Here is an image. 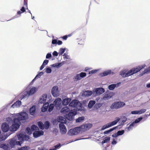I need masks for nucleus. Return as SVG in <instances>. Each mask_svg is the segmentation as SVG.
I'll use <instances>...</instances> for the list:
<instances>
[{"instance_id":"nucleus-43","label":"nucleus","mask_w":150,"mask_h":150,"mask_svg":"<svg viewBox=\"0 0 150 150\" xmlns=\"http://www.w3.org/2000/svg\"><path fill=\"white\" fill-rule=\"evenodd\" d=\"M84 119L83 117H79L76 120V122H79L83 121Z\"/></svg>"},{"instance_id":"nucleus-38","label":"nucleus","mask_w":150,"mask_h":150,"mask_svg":"<svg viewBox=\"0 0 150 150\" xmlns=\"http://www.w3.org/2000/svg\"><path fill=\"white\" fill-rule=\"evenodd\" d=\"M30 147L28 146H25L18 148L16 150H28Z\"/></svg>"},{"instance_id":"nucleus-62","label":"nucleus","mask_w":150,"mask_h":150,"mask_svg":"<svg viewBox=\"0 0 150 150\" xmlns=\"http://www.w3.org/2000/svg\"><path fill=\"white\" fill-rule=\"evenodd\" d=\"M48 62L49 61L48 60L45 59L44 61L42 64L45 66L47 64Z\"/></svg>"},{"instance_id":"nucleus-15","label":"nucleus","mask_w":150,"mask_h":150,"mask_svg":"<svg viewBox=\"0 0 150 150\" xmlns=\"http://www.w3.org/2000/svg\"><path fill=\"white\" fill-rule=\"evenodd\" d=\"M146 111L145 109H142L139 110L133 111L131 112V113L132 114L140 115L145 112Z\"/></svg>"},{"instance_id":"nucleus-46","label":"nucleus","mask_w":150,"mask_h":150,"mask_svg":"<svg viewBox=\"0 0 150 150\" xmlns=\"http://www.w3.org/2000/svg\"><path fill=\"white\" fill-rule=\"evenodd\" d=\"M30 139V137L26 135H23V139L22 141L23 142L24 141H28Z\"/></svg>"},{"instance_id":"nucleus-56","label":"nucleus","mask_w":150,"mask_h":150,"mask_svg":"<svg viewBox=\"0 0 150 150\" xmlns=\"http://www.w3.org/2000/svg\"><path fill=\"white\" fill-rule=\"evenodd\" d=\"M98 71V70H97V69L93 70H92L91 71H89V74H93L94 73H96Z\"/></svg>"},{"instance_id":"nucleus-1","label":"nucleus","mask_w":150,"mask_h":150,"mask_svg":"<svg viewBox=\"0 0 150 150\" xmlns=\"http://www.w3.org/2000/svg\"><path fill=\"white\" fill-rule=\"evenodd\" d=\"M28 117V115L25 112H21L20 113L18 116L17 118L13 119V124L9 128L8 124L5 122L3 123L1 125V129L3 132H6L8 130L11 132L16 131L19 128L21 120H24Z\"/></svg>"},{"instance_id":"nucleus-39","label":"nucleus","mask_w":150,"mask_h":150,"mask_svg":"<svg viewBox=\"0 0 150 150\" xmlns=\"http://www.w3.org/2000/svg\"><path fill=\"white\" fill-rule=\"evenodd\" d=\"M115 87V84H110L108 86V89L111 91H112L114 89Z\"/></svg>"},{"instance_id":"nucleus-61","label":"nucleus","mask_w":150,"mask_h":150,"mask_svg":"<svg viewBox=\"0 0 150 150\" xmlns=\"http://www.w3.org/2000/svg\"><path fill=\"white\" fill-rule=\"evenodd\" d=\"M56 67L57 68H58L62 65V64L61 63H56Z\"/></svg>"},{"instance_id":"nucleus-47","label":"nucleus","mask_w":150,"mask_h":150,"mask_svg":"<svg viewBox=\"0 0 150 150\" xmlns=\"http://www.w3.org/2000/svg\"><path fill=\"white\" fill-rule=\"evenodd\" d=\"M62 145H61V144L59 143L58 144L55 145L53 148L55 150H57L58 149H59L62 146Z\"/></svg>"},{"instance_id":"nucleus-6","label":"nucleus","mask_w":150,"mask_h":150,"mask_svg":"<svg viewBox=\"0 0 150 150\" xmlns=\"http://www.w3.org/2000/svg\"><path fill=\"white\" fill-rule=\"evenodd\" d=\"M114 94V93L107 91L104 94L103 99L105 100H108L113 96Z\"/></svg>"},{"instance_id":"nucleus-29","label":"nucleus","mask_w":150,"mask_h":150,"mask_svg":"<svg viewBox=\"0 0 150 150\" xmlns=\"http://www.w3.org/2000/svg\"><path fill=\"white\" fill-rule=\"evenodd\" d=\"M121 118L122 119V120L121 122H120V124L118 126H123L124 125V123L127 121V120L126 117L125 115H122L121 117Z\"/></svg>"},{"instance_id":"nucleus-52","label":"nucleus","mask_w":150,"mask_h":150,"mask_svg":"<svg viewBox=\"0 0 150 150\" xmlns=\"http://www.w3.org/2000/svg\"><path fill=\"white\" fill-rule=\"evenodd\" d=\"M109 125L108 123L107 124L103 126L102 127L101 130H104L107 128L110 127V126H109Z\"/></svg>"},{"instance_id":"nucleus-35","label":"nucleus","mask_w":150,"mask_h":150,"mask_svg":"<svg viewBox=\"0 0 150 150\" xmlns=\"http://www.w3.org/2000/svg\"><path fill=\"white\" fill-rule=\"evenodd\" d=\"M38 125L39 128L42 130L44 129V125L43 124L41 121H39L38 122Z\"/></svg>"},{"instance_id":"nucleus-23","label":"nucleus","mask_w":150,"mask_h":150,"mask_svg":"<svg viewBox=\"0 0 150 150\" xmlns=\"http://www.w3.org/2000/svg\"><path fill=\"white\" fill-rule=\"evenodd\" d=\"M120 118L119 117H117L116 119L115 120L111 122L108 123L109 126L110 127L112 126H114L117 124V123L120 120Z\"/></svg>"},{"instance_id":"nucleus-10","label":"nucleus","mask_w":150,"mask_h":150,"mask_svg":"<svg viewBox=\"0 0 150 150\" xmlns=\"http://www.w3.org/2000/svg\"><path fill=\"white\" fill-rule=\"evenodd\" d=\"M59 127L60 131L62 134H65L67 131L66 127L63 123H61L59 124Z\"/></svg>"},{"instance_id":"nucleus-12","label":"nucleus","mask_w":150,"mask_h":150,"mask_svg":"<svg viewBox=\"0 0 150 150\" xmlns=\"http://www.w3.org/2000/svg\"><path fill=\"white\" fill-rule=\"evenodd\" d=\"M86 76V74L85 72H81L80 74H77L75 77V79L77 81L81 79Z\"/></svg>"},{"instance_id":"nucleus-60","label":"nucleus","mask_w":150,"mask_h":150,"mask_svg":"<svg viewBox=\"0 0 150 150\" xmlns=\"http://www.w3.org/2000/svg\"><path fill=\"white\" fill-rule=\"evenodd\" d=\"M57 40L56 39H54L53 38L52 39V44L55 45L57 44Z\"/></svg>"},{"instance_id":"nucleus-30","label":"nucleus","mask_w":150,"mask_h":150,"mask_svg":"<svg viewBox=\"0 0 150 150\" xmlns=\"http://www.w3.org/2000/svg\"><path fill=\"white\" fill-rule=\"evenodd\" d=\"M70 111V109L67 106L63 108L61 110V112L63 113H68Z\"/></svg>"},{"instance_id":"nucleus-53","label":"nucleus","mask_w":150,"mask_h":150,"mask_svg":"<svg viewBox=\"0 0 150 150\" xmlns=\"http://www.w3.org/2000/svg\"><path fill=\"white\" fill-rule=\"evenodd\" d=\"M31 129L32 131H33L35 130H36L38 129V128L36 125H33L31 126Z\"/></svg>"},{"instance_id":"nucleus-34","label":"nucleus","mask_w":150,"mask_h":150,"mask_svg":"<svg viewBox=\"0 0 150 150\" xmlns=\"http://www.w3.org/2000/svg\"><path fill=\"white\" fill-rule=\"evenodd\" d=\"M43 74H44V73L42 71L40 72L39 73H38V74H37L36 75V76H35V78H34V79L33 80L32 82H33L37 78H40V77H41V76H42V75Z\"/></svg>"},{"instance_id":"nucleus-36","label":"nucleus","mask_w":150,"mask_h":150,"mask_svg":"<svg viewBox=\"0 0 150 150\" xmlns=\"http://www.w3.org/2000/svg\"><path fill=\"white\" fill-rule=\"evenodd\" d=\"M44 128L46 129H47L50 126V123L48 121H46L44 123Z\"/></svg>"},{"instance_id":"nucleus-11","label":"nucleus","mask_w":150,"mask_h":150,"mask_svg":"<svg viewBox=\"0 0 150 150\" xmlns=\"http://www.w3.org/2000/svg\"><path fill=\"white\" fill-rule=\"evenodd\" d=\"M92 94L93 95V91L86 90L83 92L82 96L83 97H86L90 96Z\"/></svg>"},{"instance_id":"nucleus-41","label":"nucleus","mask_w":150,"mask_h":150,"mask_svg":"<svg viewBox=\"0 0 150 150\" xmlns=\"http://www.w3.org/2000/svg\"><path fill=\"white\" fill-rule=\"evenodd\" d=\"M66 48H61L59 49L58 53L59 56L62 55L64 52Z\"/></svg>"},{"instance_id":"nucleus-26","label":"nucleus","mask_w":150,"mask_h":150,"mask_svg":"<svg viewBox=\"0 0 150 150\" xmlns=\"http://www.w3.org/2000/svg\"><path fill=\"white\" fill-rule=\"evenodd\" d=\"M71 99L67 98L64 99L62 101V104L64 105H68L71 101Z\"/></svg>"},{"instance_id":"nucleus-55","label":"nucleus","mask_w":150,"mask_h":150,"mask_svg":"<svg viewBox=\"0 0 150 150\" xmlns=\"http://www.w3.org/2000/svg\"><path fill=\"white\" fill-rule=\"evenodd\" d=\"M124 132H125V131L124 130H119V131H118L117 132V133L118 135V136H119L120 135H122L124 133Z\"/></svg>"},{"instance_id":"nucleus-32","label":"nucleus","mask_w":150,"mask_h":150,"mask_svg":"<svg viewBox=\"0 0 150 150\" xmlns=\"http://www.w3.org/2000/svg\"><path fill=\"white\" fill-rule=\"evenodd\" d=\"M118 127V126H117L115 127H113L112 128H111L108 130L105 131L104 132V134H108L109 133H110V132H112V131H113V130H115V129H116Z\"/></svg>"},{"instance_id":"nucleus-33","label":"nucleus","mask_w":150,"mask_h":150,"mask_svg":"<svg viewBox=\"0 0 150 150\" xmlns=\"http://www.w3.org/2000/svg\"><path fill=\"white\" fill-rule=\"evenodd\" d=\"M110 137H107L104 138L101 142L102 144L108 142L110 140Z\"/></svg>"},{"instance_id":"nucleus-50","label":"nucleus","mask_w":150,"mask_h":150,"mask_svg":"<svg viewBox=\"0 0 150 150\" xmlns=\"http://www.w3.org/2000/svg\"><path fill=\"white\" fill-rule=\"evenodd\" d=\"M143 119V117H139L137 119H136L134 121V123L135 124L139 122L142 119Z\"/></svg>"},{"instance_id":"nucleus-2","label":"nucleus","mask_w":150,"mask_h":150,"mask_svg":"<svg viewBox=\"0 0 150 150\" xmlns=\"http://www.w3.org/2000/svg\"><path fill=\"white\" fill-rule=\"evenodd\" d=\"M145 66V65L139 66L138 67L131 69L127 73H125L124 71H122L120 73V74L123 77H128L139 71L142 69Z\"/></svg>"},{"instance_id":"nucleus-64","label":"nucleus","mask_w":150,"mask_h":150,"mask_svg":"<svg viewBox=\"0 0 150 150\" xmlns=\"http://www.w3.org/2000/svg\"><path fill=\"white\" fill-rule=\"evenodd\" d=\"M58 54H59L58 53L57 51H54L52 53V55L54 56L57 57L58 56Z\"/></svg>"},{"instance_id":"nucleus-58","label":"nucleus","mask_w":150,"mask_h":150,"mask_svg":"<svg viewBox=\"0 0 150 150\" xmlns=\"http://www.w3.org/2000/svg\"><path fill=\"white\" fill-rule=\"evenodd\" d=\"M43 104V106L45 108H47V109H48L49 104V103L48 102H46Z\"/></svg>"},{"instance_id":"nucleus-37","label":"nucleus","mask_w":150,"mask_h":150,"mask_svg":"<svg viewBox=\"0 0 150 150\" xmlns=\"http://www.w3.org/2000/svg\"><path fill=\"white\" fill-rule=\"evenodd\" d=\"M54 105L53 103H51L50 105H49L48 111L49 112H51L53 110L54 107Z\"/></svg>"},{"instance_id":"nucleus-45","label":"nucleus","mask_w":150,"mask_h":150,"mask_svg":"<svg viewBox=\"0 0 150 150\" xmlns=\"http://www.w3.org/2000/svg\"><path fill=\"white\" fill-rule=\"evenodd\" d=\"M45 72L47 74H49L51 72V68L49 67H47L45 69Z\"/></svg>"},{"instance_id":"nucleus-17","label":"nucleus","mask_w":150,"mask_h":150,"mask_svg":"<svg viewBox=\"0 0 150 150\" xmlns=\"http://www.w3.org/2000/svg\"><path fill=\"white\" fill-rule=\"evenodd\" d=\"M37 90V88L35 87H33L28 91V92L30 96L34 94Z\"/></svg>"},{"instance_id":"nucleus-28","label":"nucleus","mask_w":150,"mask_h":150,"mask_svg":"<svg viewBox=\"0 0 150 150\" xmlns=\"http://www.w3.org/2000/svg\"><path fill=\"white\" fill-rule=\"evenodd\" d=\"M96 103L95 100H90L89 101L88 105V108L89 109L91 108Z\"/></svg>"},{"instance_id":"nucleus-31","label":"nucleus","mask_w":150,"mask_h":150,"mask_svg":"<svg viewBox=\"0 0 150 150\" xmlns=\"http://www.w3.org/2000/svg\"><path fill=\"white\" fill-rule=\"evenodd\" d=\"M111 72V70H108L103 72L100 74L102 76H105L110 74Z\"/></svg>"},{"instance_id":"nucleus-51","label":"nucleus","mask_w":150,"mask_h":150,"mask_svg":"<svg viewBox=\"0 0 150 150\" xmlns=\"http://www.w3.org/2000/svg\"><path fill=\"white\" fill-rule=\"evenodd\" d=\"M135 124L133 122L129 125V126L127 128L128 131H129L130 129H132V127L134 126Z\"/></svg>"},{"instance_id":"nucleus-13","label":"nucleus","mask_w":150,"mask_h":150,"mask_svg":"<svg viewBox=\"0 0 150 150\" xmlns=\"http://www.w3.org/2000/svg\"><path fill=\"white\" fill-rule=\"evenodd\" d=\"M44 133L43 131L42 130L35 131L33 133V136L35 138H37L43 135Z\"/></svg>"},{"instance_id":"nucleus-59","label":"nucleus","mask_w":150,"mask_h":150,"mask_svg":"<svg viewBox=\"0 0 150 150\" xmlns=\"http://www.w3.org/2000/svg\"><path fill=\"white\" fill-rule=\"evenodd\" d=\"M63 56H64V59H69V56L67 55V54H66V53H64Z\"/></svg>"},{"instance_id":"nucleus-21","label":"nucleus","mask_w":150,"mask_h":150,"mask_svg":"<svg viewBox=\"0 0 150 150\" xmlns=\"http://www.w3.org/2000/svg\"><path fill=\"white\" fill-rule=\"evenodd\" d=\"M9 144L10 145V148L12 149L14 148L16 145V139L14 138H13L10 140Z\"/></svg>"},{"instance_id":"nucleus-16","label":"nucleus","mask_w":150,"mask_h":150,"mask_svg":"<svg viewBox=\"0 0 150 150\" xmlns=\"http://www.w3.org/2000/svg\"><path fill=\"white\" fill-rule=\"evenodd\" d=\"M92 126V125L91 124L88 123L83 125H82L81 126V128H82V129H84L83 131H84L85 130H88Z\"/></svg>"},{"instance_id":"nucleus-9","label":"nucleus","mask_w":150,"mask_h":150,"mask_svg":"<svg viewBox=\"0 0 150 150\" xmlns=\"http://www.w3.org/2000/svg\"><path fill=\"white\" fill-rule=\"evenodd\" d=\"M61 99L60 98H58L55 100L53 104L54 105V106L57 108H60L61 103Z\"/></svg>"},{"instance_id":"nucleus-5","label":"nucleus","mask_w":150,"mask_h":150,"mask_svg":"<svg viewBox=\"0 0 150 150\" xmlns=\"http://www.w3.org/2000/svg\"><path fill=\"white\" fill-rule=\"evenodd\" d=\"M77 113V111L76 110H71L69 112L68 114H66V118L68 120H71L73 119L74 116L76 115Z\"/></svg>"},{"instance_id":"nucleus-42","label":"nucleus","mask_w":150,"mask_h":150,"mask_svg":"<svg viewBox=\"0 0 150 150\" xmlns=\"http://www.w3.org/2000/svg\"><path fill=\"white\" fill-rule=\"evenodd\" d=\"M65 119L64 117L62 116L59 117L58 119V122L62 123H63V121H64V123H65Z\"/></svg>"},{"instance_id":"nucleus-44","label":"nucleus","mask_w":150,"mask_h":150,"mask_svg":"<svg viewBox=\"0 0 150 150\" xmlns=\"http://www.w3.org/2000/svg\"><path fill=\"white\" fill-rule=\"evenodd\" d=\"M67 134L71 136L75 135V134H74V129H70L68 132Z\"/></svg>"},{"instance_id":"nucleus-57","label":"nucleus","mask_w":150,"mask_h":150,"mask_svg":"<svg viewBox=\"0 0 150 150\" xmlns=\"http://www.w3.org/2000/svg\"><path fill=\"white\" fill-rule=\"evenodd\" d=\"M51 57L52 55L51 54V53H48L47 54L46 57V59H48L51 58Z\"/></svg>"},{"instance_id":"nucleus-48","label":"nucleus","mask_w":150,"mask_h":150,"mask_svg":"<svg viewBox=\"0 0 150 150\" xmlns=\"http://www.w3.org/2000/svg\"><path fill=\"white\" fill-rule=\"evenodd\" d=\"M23 134H19L18 135L17 137L19 140L22 141L23 139Z\"/></svg>"},{"instance_id":"nucleus-22","label":"nucleus","mask_w":150,"mask_h":150,"mask_svg":"<svg viewBox=\"0 0 150 150\" xmlns=\"http://www.w3.org/2000/svg\"><path fill=\"white\" fill-rule=\"evenodd\" d=\"M120 118L119 117H117L116 119L115 120L111 122L108 123L109 126L110 127L112 126H114L117 124V123L120 120Z\"/></svg>"},{"instance_id":"nucleus-27","label":"nucleus","mask_w":150,"mask_h":150,"mask_svg":"<svg viewBox=\"0 0 150 150\" xmlns=\"http://www.w3.org/2000/svg\"><path fill=\"white\" fill-rule=\"evenodd\" d=\"M82 128H81V126L79 127H76L74 128V134L75 135L77 134L80 132L82 130Z\"/></svg>"},{"instance_id":"nucleus-20","label":"nucleus","mask_w":150,"mask_h":150,"mask_svg":"<svg viewBox=\"0 0 150 150\" xmlns=\"http://www.w3.org/2000/svg\"><path fill=\"white\" fill-rule=\"evenodd\" d=\"M36 108L35 105H33L29 109V112L30 115H34L35 113Z\"/></svg>"},{"instance_id":"nucleus-18","label":"nucleus","mask_w":150,"mask_h":150,"mask_svg":"<svg viewBox=\"0 0 150 150\" xmlns=\"http://www.w3.org/2000/svg\"><path fill=\"white\" fill-rule=\"evenodd\" d=\"M0 148H2L3 150H11V149L9 146L8 144L6 145V144L3 143L1 144Z\"/></svg>"},{"instance_id":"nucleus-7","label":"nucleus","mask_w":150,"mask_h":150,"mask_svg":"<svg viewBox=\"0 0 150 150\" xmlns=\"http://www.w3.org/2000/svg\"><path fill=\"white\" fill-rule=\"evenodd\" d=\"M58 87L55 86L52 88L51 93L52 96L54 97H57L59 96V93L58 91Z\"/></svg>"},{"instance_id":"nucleus-24","label":"nucleus","mask_w":150,"mask_h":150,"mask_svg":"<svg viewBox=\"0 0 150 150\" xmlns=\"http://www.w3.org/2000/svg\"><path fill=\"white\" fill-rule=\"evenodd\" d=\"M11 133L6 134L0 136V142L5 141Z\"/></svg>"},{"instance_id":"nucleus-14","label":"nucleus","mask_w":150,"mask_h":150,"mask_svg":"<svg viewBox=\"0 0 150 150\" xmlns=\"http://www.w3.org/2000/svg\"><path fill=\"white\" fill-rule=\"evenodd\" d=\"M29 96L28 91L23 92L21 93L20 99L21 100L23 98H27Z\"/></svg>"},{"instance_id":"nucleus-19","label":"nucleus","mask_w":150,"mask_h":150,"mask_svg":"<svg viewBox=\"0 0 150 150\" xmlns=\"http://www.w3.org/2000/svg\"><path fill=\"white\" fill-rule=\"evenodd\" d=\"M78 103L79 102L77 100H73L70 103L69 105L71 107H77Z\"/></svg>"},{"instance_id":"nucleus-49","label":"nucleus","mask_w":150,"mask_h":150,"mask_svg":"<svg viewBox=\"0 0 150 150\" xmlns=\"http://www.w3.org/2000/svg\"><path fill=\"white\" fill-rule=\"evenodd\" d=\"M25 131L27 134H30L32 133V130L29 127H27L26 128Z\"/></svg>"},{"instance_id":"nucleus-63","label":"nucleus","mask_w":150,"mask_h":150,"mask_svg":"<svg viewBox=\"0 0 150 150\" xmlns=\"http://www.w3.org/2000/svg\"><path fill=\"white\" fill-rule=\"evenodd\" d=\"M47 108H45L43 106H42L41 108V111L42 112H45L47 110Z\"/></svg>"},{"instance_id":"nucleus-54","label":"nucleus","mask_w":150,"mask_h":150,"mask_svg":"<svg viewBox=\"0 0 150 150\" xmlns=\"http://www.w3.org/2000/svg\"><path fill=\"white\" fill-rule=\"evenodd\" d=\"M23 143V142L22 141H16V145H19L21 146V144Z\"/></svg>"},{"instance_id":"nucleus-4","label":"nucleus","mask_w":150,"mask_h":150,"mask_svg":"<svg viewBox=\"0 0 150 150\" xmlns=\"http://www.w3.org/2000/svg\"><path fill=\"white\" fill-rule=\"evenodd\" d=\"M93 96H98L103 93L105 90L103 88H97L93 90Z\"/></svg>"},{"instance_id":"nucleus-8","label":"nucleus","mask_w":150,"mask_h":150,"mask_svg":"<svg viewBox=\"0 0 150 150\" xmlns=\"http://www.w3.org/2000/svg\"><path fill=\"white\" fill-rule=\"evenodd\" d=\"M47 95L46 94H43L40 98L38 104H42L45 103L47 98Z\"/></svg>"},{"instance_id":"nucleus-3","label":"nucleus","mask_w":150,"mask_h":150,"mask_svg":"<svg viewBox=\"0 0 150 150\" xmlns=\"http://www.w3.org/2000/svg\"><path fill=\"white\" fill-rule=\"evenodd\" d=\"M125 105V103L122 102H115L112 103L110 106L112 109H118L120 108Z\"/></svg>"},{"instance_id":"nucleus-40","label":"nucleus","mask_w":150,"mask_h":150,"mask_svg":"<svg viewBox=\"0 0 150 150\" xmlns=\"http://www.w3.org/2000/svg\"><path fill=\"white\" fill-rule=\"evenodd\" d=\"M102 104L101 103H95V104L94 108L95 109H98L100 108L102 106Z\"/></svg>"},{"instance_id":"nucleus-25","label":"nucleus","mask_w":150,"mask_h":150,"mask_svg":"<svg viewBox=\"0 0 150 150\" xmlns=\"http://www.w3.org/2000/svg\"><path fill=\"white\" fill-rule=\"evenodd\" d=\"M21 104V101L20 100H18L12 104L11 105V107L14 108H15L19 107Z\"/></svg>"}]
</instances>
